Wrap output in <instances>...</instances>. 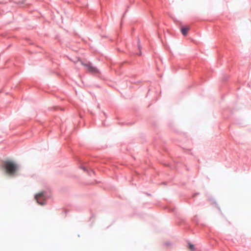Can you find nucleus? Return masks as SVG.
<instances>
[{"instance_id":"nucleus-1","label":"nucleus","mask_w":251,"mask_h":251,"mask_svg":"<svg viewBox=\"0 0 251 251\" xmlns=\"http://www.w3.org/2000/svg\"><path fill=\"white\" fill-rule=\"evenodd\" d=\"M6 173L10 175H14L18 169L17 165L11 161H6L3 166Z\"/></svg>"},{"instance_id":"nucleus-2","label":"nucleus","mask_w":251,"mask_h":251,"mask_svg":"<svg viewBox=\"0 0 251 251\" xmlns=\"http://www.w3.org/2000/svg\"><path fill=\"white\" fill-rule=\"evenodd\" d=\"M35 199L39 204L42 205H44L45 201V197L44 192H40L36 194L35 196Z\"/></svg>"},{"instance_id":"nucleus-3","label":"nucleus","mask_w":251,"mask_h":251,"mask_svg":"<svg viewBox=\"0 0 251 251\" xmlns=\"http://www.w3.org/2000/svg\"><path fill=\"white\" fill-rule=\"evenodd\" d=\"M81 64L84 66H85L88 71L91 73L96 74L98 73V70L97 69L93 66L90 63L84 64L83 63Z\"/></svg>"},{"instance_id":"nucleus-4","label":"nucleus","mask_w":251,"mask_h":251,"mask_svg":"<svg viewBox=\"0 0 251 251\" xmlns=\"http://www.w3.org/2000/svg\"><path fill=\"white\" fill-rule=\"evenodd\" d=\"M189 30V27L188 26H186V27H182L181 29V31L182 32V34L183 35L186 36V35H187Z\"/></svg>"},{"instance_id":"nucleus-5","label":"nucleus","mask_w":251,"mask_h":251,"mask_svg":"<svg viewBox=\"0 0 251 251\" xmlns=\"http://www.w3.org/2000/svg\"><path fill=\"white\" fill-rule=\"evenodd\" d=\"M188 249L192 251V250H197L198 249L196 248L194 245L191 244H189V246H188Z\"/></svg>"}]
</instances>
